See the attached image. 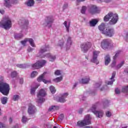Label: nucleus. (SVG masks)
Returning a JSON list of instances; mask_svg holds the SVG:
<instances>
[{"instance_id": "f257e3e1", "label": "nucleus", "mask_w": 128, "mask_h": 128, "mask_svg": "<svg viewBox=\"0 0 128 128\" xmlns=\"http://www.w3.org/2000/svg\"><path fill=\"white\" fill-rule=\"evenodd\" d=\"M110 20H111L109 22L110 24H116L118 20V15L110 12L104 17V22H108Z\"/></svg>"}, {"instance_id": "f03ea898", "label": "nucleus", "mask_w": 128, "mask_h": 128, "mask_svg": "<svg viewBox=\"0 0 128 128\" xmlns=\"http://www.w3.org/2000/svg\"><path fill=\"white\" fill-rule=\"evenodd\" d=\"M12 26V20L8 17H5L0 22V27L4 30H10Z\"/></svg>"}, {"instance_id": "7ed1b4c3", "label": "nucleus", "mask_w": 128, "mask_h": 128, "mask_svg": "<svg viewBox=\"0 0 128 128\" xmlns=\"http://www.w3.org/2000/svg\"><path fill=\"white\" fill-rule=\"evenodd\" d=\"M10 85L8 84L0 81V92L4 96H8L10 94Z\"/></svg>"}, {"instance_id": "20e7f679", "label": "nucleus", "mask_w": 128, "mask_h": 128, "mask_svg": "<svg viewBox=\"0 0 128 128\" xmlns=\"http://www.w3.org/2000/svg\"><path fill=\"white\" fill-rule=\"evenodd\" d=\"M90 124H92V116L90 114L85 116L83 120L78 122V126L80 128L90 126Z\"/></svg>"}, {"instance_id": "39448f33", "label": "nucleus", "mask_w": 128, "mask_h": 128, "mask_svg": "<svg viewBox=\"0 0 128 128\" xmlns=\"http://www.w3.org/2000/svg\"><path fill=\"white\" fill-rule=\"evenodd\" d=\"M46 96V91L44 89H40L37 94L38 102H44V96Z\"/></svg>"}, {"instance_id": "423d86ee", "label": "nucleus", "mask_w": 128, "mask_h": 128, "mask_svg": "<svg viewBox=\"0 0 128 128\" xmlns=\"http://www.w3.org/2000/svg\"><path fill=\"white\" fill-rule=\"evenodd\" d=\"M112 46V41L110 39H104L101 42V47L103 50H108Z\"/></svg>"}, {"instance_id": "0eeeda50", "label": "nucleus", "mask_w": 128, "mask_h": 128, "mask_svg": "<svg viewBox=\"0 0 128 128\" xmlns=\"http://www.w3.org/2000/svg\"><path fill=\"white\" fill-rule=\"evenodd\" d=\"M96 104L93 105L91 108L89 110V112H92L96 115V118H102V116H104V112L102 110H96Z\"/></svg>"}, {"instance_id": "6e6552de", "label": "nucleus", "mask_w": 128, "mask_h": 128, "mask_svg": "<svg viewBox=\"0 0 128 128\" xmlns=\"http://www.w3.org/2000/svg\"><path fill=\"white\" fill-rule=\"evenodd\" d=\"M92 44L90 42H86L80 45L81 50L86 54L92 48Z\"/></svg>"}, {"instance_id": "1a4fd4ad", "label": "nucleus", "mask_w": 128, "mask_h": 128, "mask_svg": "<svg viewBox=\"0 0 128 128\" xmlns=\"http://www.w3.org/2000/svg\"><path fill=\"white\" fill-rule=\"evenodd\" d=\"M104 34L106 36H108V38H112L113 36H114V34L116 32L114 31V28H106L105 30V32H104Z\"/></svg>"}, {"instance_id": "9d476101", "label": "nucleus", "mask_w": 128, "mask_h": 128, "mask_svg": "<svg viewBox=\"0 0 128 128\" xmlns=\"http://www.w3.org/2000/svg\"><path fill=\"white\" fill-rule=\"evenodd\" d=\"M46 64V61L45 60H41L40 61L36 62L34 64H33L32 65V67L34 70L38 69L40 68H42V66H44Z\"/></svg>"}, {"instance_id": "9b49d317", "label": "nucleus", "mask_w": 128, "mask_h": 128, "mask_svg": "<svg viewBox=\"0 0 128 128\" xmlns=\"http://www.w3.org/2000/svg\"><path fill=\"white\" fill-rule=\"evenodd\" d=\"M100 54V51L94 50L93 52V57L91 60L92 62L94 64H98V56Z\"/></svg>"}, {"instance_id": "f8f14e48", "label": "nucleus", "mask_w": 128, "mask_h": 128, "mask_svg": "<svg viewBox=\"0 0 128 128\" xmlns=\"http://www.w3.org/2000/svg\"><path fill=\"white\" fill-rule=\"evenodd\" d=\"M54 22V18L52 17H48L47 20L42 24L44 26H48V28H52V24Z\"/></svg>"}, {"instance_id": "ddd939ff", "label": "nucleus", "mask_w": 128, "mask_h": 128, "mask_svg": "<svg viewBox=\"0 0 128 128\" xmlns=\"http://www.w3.org/2000/svg\"><path fill=\"white\" fill-rule=\"evenodd\" d=\"M46 74V72H44L41 76H40L37 79L38 82H43L44 84H50V80H46L44 79V76Z\"/></svg>"}, {"instance_id": "4468645a", "label": "nucleus", "mask_w": 128, "mask_h": 128, "mask_svg": "<svg viewBox=\"0 0 128 128\" xmlns=\"http://www.w3.org/2000/svg\"><path fill=\"white\" fill-rule=\"evenodd\" d=\"M28 114H34L36 112V108L34 106L30 104L28 108Z\"/></svg>"}, {"instance_id": "2eb2a0df", "label": "nucleus", "mask_w": 128, "mask_h": 128, "mask_svg": "<svg viewBox=\"0 0 128 128\" xmlns=\"http://www.w3.org/2000/svg\"><path fill=\"white\" fill-rule=\"evenodd\" d=\"M72 44V40L71 37L68 36L67 39L66 46H64L66 50H68L70 48Z\"/></svg>"}, {"instance_id": "dca6fc26", "label": "nucleus", "mask_w": 128, "mask_h": 128, "mask_svg": "<svg viewBox=\"0 0 128 128\" xmlns=\"http://www.w3.org/2000/svg\"><path fill=\"white\" fill-rule=\"evenodd\" d=\"M41 58H49V60L50 62H54L56 58V56L52 55L50 53L46 54L45 55H44L43 56H41Z\"/></svg>"}, {"instance_id": "f3484780", "label": "nucleus", "mask_w": 128, "mask_h": 128, "mask_svg": "<svg viewBox=\"0 0 128 128\" xmlns=\"http://www.w3.org/2000/svg\"><path fill=\"white\" fill-rule=\"evenodd\" d=\"M98 7L94 5H92L90 6L88 9L89 12L92 14H96V12H98Z\"/></svg>"}, {"instance_id": "a211bd4d", "label": "nucleus", "mask_w": 128, "mask_h": 128, "mask_svg": "<svg viewBox=\"0 0 128 128\" xmlns=\"http://www.w3.org/2000/svg\"><path fill=\"white\" fill-rule=\"evenodd\" d=\"M116 72H112V77L110 78V80L108 81L107 82L108 86H112V84H114V82H116L114 78H116Z\"/></svg>"}, {"instance_id": "6ab92c4d", "label": "nucleus", "mask_w": 128, "mask_h": 128, "mask_svg": "<svg viewBox=\"0 0 128 128\" xmlns=\"http://www.w3.org/2000/svg\"><path fill=\"white\" fill-rule=\"evenodd\" d=\"M68 96V93H64L59 98L58 102H66V97Z\"/></svg>"}, {"instance_id": "aec40b11", "label": "nucleus", "mask_w": 128, "mask_h": 128, "mask_svg": "<svg viewBox=\"0 0 128 128\" xmlns=\"http://www.w3.org/2000/svg\"><path fill=\"white\" fill-rule=\"evenodd\" d=\"M4 4L6 8H12V0H4Z\"/></svg>"}, {"instance_id": "412c9836", "label": "nucleus", "mask_w": 128, "mask_h": 128, "mask_svg": "<svg viewBox=\"0 0 128 128\" xmlns=\"http://www.w3.org/2000/svg\"><path fill=\"white\" fill-rule=\"evenodd\" d=\"M48 50H50V46L46 45L42 46L40 50L39 54H44V52H48Z\"/></svg>"}, {"instance_id": "4be33fe9", "label": "nucleus", "mask_w": 128, "mask_h": 128, "mask_svg": "<svg viewBox=\"0 0 128 128\" xmlns=\"http://www.w3.org/2000/svg\"><path fill=\"white\" fill-rule=\"evenodd\" d=\"M25 4L27 6H34V0H28L26 2H25Z\"/></svg>"}, {"instance_id": "5701e85b", "label": "nucleus", "mask_w": 128, "mask_h": 128, "mask_svg": "<svg viewBox=\"0 0 128 128\" xmlns=\"http://www.w3.org/2000/svg\"><path fill=\"white\" fill-rule=\"evenodd\" d=\"M90 77L89 76H86L84 77V78H82L81 80L80 81V82H81V84H88V82H90Z\"/></svg>"}, {"instance_id": "b1692460", "label": "nucleus", "mask_w": 128, "mask_h": 128, "mask_svg": "<svg viewBox=\"0 0 128 128\" xmlns=\"http://www.w3.org/2000/svg\"><path fill=\"white\" fill-rule=\"evenodd\" d=\"M98 30L101 32L102 34H104V32H106V24L102 23L100 26H98Z\"/></svg>"}, {"instance_id": "393cba45", "label": "nucleus", "mask_w": 128, "mask_h": 128, "mask_svg": "<svg viewBox=\"0 0 128 128\" xmlns=\"http://www.w3.org/2000/svg\"><path fill=\"white\" fill-rule=\"evenodd\" d=\"M110 62V55H107L104 57V64L105 66H108Z\"/></svg>"}, {"instance_id": "a878e982", "label": "nucleus", "mask_w": 128, "mask_h": 128, "mask_svg": "<svg viewBox=\"0 0 128 128\" xmlns=\"http://www.w3.org/2000/svg\"><path fill=\"white\" fill-rule=\"evenodd\" d=\"M64 26L66 28V32H70V22L65 21L64 22Z\"/></svg>"}, {"instance_id": "bb28decb", "label": "nucleus", "mask_w": 128, "mask_h": 128, "mask_svg": "<svg viewBox=\"0 0 128 128\" xmlns=\"http://www.w3.org/2000/svg\"><path fill=\"white\" fill-rule=\"evenodd\" d=\"M98 24V20L96 19H92L89 22V24L90 26H96V24Z\"/></svg>"}, {"instance_id": "cd10ccee", "label": "nucleus", "mask_w": 128, "mask_h": 128, "mask_svg": "<svg viewBox=\"0 0 128 128\" xmlns=\"http://www.w3.org/2000/svg\"><path fill=\"white\" fill-rule=\"evenodd\" d=\"M60 108L58 106H52L49 108V112H54V110H58Z\"/></svg>"}, {"instance_id": "c85d7f7f", "label": "nucleus", "mask_w": 128, "mask_h": 128, "mask_svg": "<svg viewBox=\"0 0 128 128\" xmlns=\"http://www.w3.org/2000/svg\"><path fill=\"white\" fill-rule=\"evenodd\" d=\"M28 42L32 48H36V44H34V41L32 38H28Z\"/></svg>"}, {"instance_id": "c756f323", "label": "nucleus", "mask_w": 128, "mask_h": 128, "mask_svg": "<svg viewBox=\"0 0 128 128\" xmlns=\"http://www.w3.org/2000/svg\"><path fill=\"white\" fill-rule=\"evenodd\" d=\"M24 36V34L22 33L20 34H14V38L16 40H20Z\"/></svg>"}, {"instance_id": "7c9ffc66", "label": "nucleus", "mask_w": 128, "mask_h": 128, "mask_svg": "<svg viewBox=\"0 0 128 128\" xmlns=\"http://www.w3.org/2000/svg\"><path fill=\"white\" fill-rule=\"evenodd\" d=\"M16 72L13 71L11 72L10 75H8V78H16Z\"/></svg>"}, {"instance_id": "2f4dec72", "label": "nucleus", "mask_w": 128, "mask_h": 128, "mask_svg": "<svg viewBox=\"0 0 128 128\" xmlns=\"http://www.w3.org/2000/svg\"><path fill=\"white\" fill-rule=\"evenodd\" d=\"M124 64V62L122 61L121 62L118 64L117 66H116V70H120V68H122V66Z\"/></svg>"}, {"instance_id": "473e14b6", "label": "nucleus", "mask_w": 128, "mask_h": 128, "mask_svg": "<svg viewBox=\"0 0 128 128\" xmlns=\"http://www.w3.org/2000/svg\"><path fill=\"white\" fill-rule=\"evenodd\" d=\"M20 98V95L15 94L13 96L12 100L14 102H16Z\"/></svg>"}, {"instance_id": "72a5a7b5", "label": "nucleus", "mask_w": 128, "mask_h": 128, "mask_svg": "<svg viewBox=\"0 0 128 128\" xmlns=\"http://www.w3.org/2000/svg\"><path fill=\"white\" fill-rule=\"evenodd\" d=\"M1 102L2 103V104H6V102H8V98L7 97H2L1 98Z\"/></svg>"}, {"instance_id": "f704fd0d", "label": "nucleus", "mask_w": 128, "mask_h": 128, "mask_svg": "<svg viewBox=\"0 0 128 128\" xmlns=\"http://www.w3.org/2000/svg\"><path fill=\"white\" fill-rule=\"evenodd\" d=\"M53 80L54 82H60L62 80V76L58 77L54 79Z\"/></svg>"}, {"instance_id": "c9c22d12", "label": "nucleus", "mask_w": 128, "mask_h": 128, "mask_svg": "<svg viewBox=\"0 0 128 128\" xmlns=\"http://www.w3.org/2000/svg\"><path fill=\"white\" fill-rule=\"evenodd\" d=\"M38 88V86L32 88L30 90L31 94H34L36 93V88Z\"/></svg>"}, {"instance_id": "e433bc0d", "label": "nucleus", "mask_w": 128, "mask_h": 128, "mask_svg": "<svg viewBox=\"0 0 128 128\" xmlns=\"http://www.w3.org/2000/svg\"><path fill=\"white\" fill-rule=\"evenodd\" d=\"M28 38H26L24 40L20 42L21 44L24 46H26V42H28Z\"/></svg>"}, {"instance_id": "4c0bfd02", "label": "nucleus", "mask_w": 128, "mask_h": 128, "mask_svg": "<svg viewBox=\"0 0 128 128\" xmlns=\"http://www.w3.org/2000/svg\"><path fill=\"white\" fill-rule=\"evenodd\" d=\"M50 92H51L52 94H54L56 92V88L53 86H51L50 87Z\"/></svg>"}, {"instance_id": "58836bf2", "label": "nucleus", "mask_w": 128, "mask_h": 128, "mask_svg": "<svg viewBox=\"0 0 128 128\" xmlns=\"http://www.w3.org/2000/svg\"><path fill=\"white\" fill-rule=\"evenodd\" d=\"M18 68H26V64H18L16 65Z\"/></svg>"}, {"instance_id": "ea45409f", "label": "nucleus", "mask_w": 128, "mask_h": 128, "mask_svg": "<svg viewBox=\"0 0 128 128\" xmlns=\"http://www.w3.org/2000/svg\"><path fill=\"white\" fill-rule=\"evenodd\" d=\"M116 61L114 60L111 64L110 66L112 68H114V70H116Z\"/></svg>"}, {"instance_id": "a19ab883", "label": "nucleus", "mask_w": 128, "mask_h": 128, "mask_svg": "<svg viewBox=\"0 0 128 128\" xmlns=\"http://www.w3.org/2000/svg\"><path fill=\"white\" fill-rule=\"evenodd\" d=\"M28 119L26 118V116H23L22 117V122L23 124H26V122H28Z\"/></svg>"}, {"instance_id": "79ce46f5", "label": "nucleus", "mask_w": 128, "mask_h": 128, "mask_svg": "<svg viewBox=\"0 0 128 128\" xmlns=\"http://www.w3.org/2000/svg\"><path fill=\"white\" fill-rule=\"evenodd\" d=\"M64 42L62 40H60L58 42V46H59L61 48H62V46H64Z\"/></svg>"}, {"instance_id": "37998d69", "label": "nucleus", "mask_w": 128, "mask_h": 128, "mask_svg": "<svg viewBox=\"0 0 128 128\" xmlns=\"http://www.w3.org/2000/svg\"><path fill=\"white\" fill-rule=\"evenodd\" d=\"M38 76V72L36 71H33L31 74V78H34Z\"/></svg>"}, {"instance_id": "c03bdc74", "label": "nucleus", "mask_w": 128, "mask_h": 128, "mask_svg": "<svg viewBox=\"0 0 128 128\" xmlns=\"http://www.w3.org/2000/svg\"><path fill=\"white\" fill-rule=\"evenodd\" d=\"M54 74L55 76H60L62 74V73L60 72V70H56L54 72Z\"/></svg>"}, {"instance_id": "a18cd8bd", "label": "nucleus", "mask_w": 128, "mask_h": 128, "mask_svg": "<svg viewBox=\"0 0 128 128\" xmlns=\"http://www.w3.org/2000/svg\"><path fill=\"white\" fill-rule=\"evenodd\" d=\"M86 6H83L81 10L82 14H84L86 12Z\"/></svg>"}, {"instance_id": "49530a36", "label": "nucleus", "mask_w": 128, "mask_h": 128, "mask_svg": "<svg viewBox=\"0 0 128 128\" xmlns=\"http://www.w3.org/2000/svg\"><path fill=\"white\" fill-rule=\"evenodd\" d=\"M0 128H7L6 124H4L2 122H0Z\"/></svg>"}, {"instance_id": "de8ad7c7", "label": "nucleus", "mask_w": 128, "mask_h": 128, "mask_svg": "<svg viewBox=\"0 0 128 128\" xmlns=\"http://www.w3.org/2000/svg\"><path fill=\"white\" fill-rule=\"evenodd\" d=\"M34 50V48H32L30 46H29L28 48V52H32V50Z\"/></svg>"}, {"instance_id": "09e8293b", "label": "nucleus", "mask_w": 128, "mask_h": 128, "mask_svg": "<svg viewBox=\"0 0 128 128\" xmlns=\"http://www.w3.org/2000/svg\"><path fill=\"white\" fill-rule=\"evenodd\" d=\"M100 86H102V82L96 83L94 85V87L96 88H100Z\"/></svg>"}, {"instance_id": "8fccbe9b", "label": "nucleus", "mask_w": 128, "mask_h": 128, "mask_svg": "<svg viewBox=\"0 0 128 128\" xmlns=\"http://www.w3.org/2000/svg\"><path fill=\"white\" fill-rule=\"evenodd\" d=\"M112 116V113L110 111H107L106 112V116H108V118H110Z\"/></svg>"}, {"instance_id": "3c124183", "label": "nucleus", "mask_w": 128, "mask_h": 128, "mask_svg": "<svg viewBox=\"0 0 128 128\" xmlns=\"http://www.w3.org/2000/svg\"><path fill=\"white\" fill-rule=\"evenodd\" d=\"M18 4V0H12V4Z\"/></svg>"}, {"instance_id": "603ef678", "label": "nucleus", "mask_w": 128, "mask_h": 128, "mask_svg": "<svg viewBox=\"0 0 128 128\" xmlns=\"http://www.w3.org/2000/svg\"><path fill=\"white\" fill-rule=\"evenodd\" d=\"M115 93L116 94H120V89L118 88H116L115 89Z\"/></svg>"}, {"instance_id": "864d4df0", "label": "nucleus", "mask_w": 128, "mask_h": 128, "mask_svg": "<svg viewBox=\"0 0 128 128\" xmlns=\"http://www.w3.org/2000/svg\"><path fill=\"white\" fill-rule=\"evenodd\" d=\"M68 4L66 3L64 4L62 7L63 10H66V8H68Z\"/></svg>"}, {"instance_id": "5fc2aeb1", "label": "nucleus", "mask_w": 128, "mask_h": 128, "mask_svg": "<svg viewBox=\"0 0 128 128\" xmlns=\"http://www.w3.org/2000/svg\"><path fill=\"white\" fill-rule=\"evenodd\" d=\"M59 120H64V114H61L59 116Z\"/></svg>"}, {"instance_id": "6e6d98bb", "label": "nucleus", "mask_w": 128, "mask_h": 128, "mask_svg": "<svg viewBox=\"0 0 128 128\" xmlns=\"http://www.w3.org/2000/svg\"><path fill=\"white\" fill-rule=\"evenodd\" d=\"M118 53H116L115 56L113 57L114 60H116V58H118Z\"/></svg>"}, {"instance_id": "4d7b16f0", "label": "nucleus", "mask_w": 128, "mask_h": 128, "mask_svg": "<svg viewBox=\"0 0 128 128\" xmlns=\"http://www.w3.org/2000/svg\"><path fill=\"white\" fill-rule=\"evenodd\" d=\"M84 111V109L82 108H80L79 111H78V113L80 114H82V112Z\"/></svg>"}, {"instance_id": "13d9d810", "label": "nucleus", "mask_w": 128, "mask_h": 128, "mask_svg": "<svg viewBox=\"0 0 128 128\" xmlns=\"http://www.w3.org/2000/svg\"><path fill=\"white\" fill-rule=\"evenodd\" d=\"M76 86H78V82H75L72 88H76Z\"/></svg>"}, {"instance_id": "bf43d9fd", "label": "nucleus", "mask_w": 128, "mask_h": 128, "mask_svg": "<svg viewBox=\"0 0 128 128\" xmlns=\"http://www.w3.org/2000/svg\"><path fill=\"white\" fill-rule=\"evenodd\" d=\"M0 14H4V10H0Z\"/></svg>"}, {"instance_id": "052dcab7", "label": "nucleus", "mask_w": 128, "mask_h": 128, "mask_svg": "<svg viewBox=\"0 0 128 128\" xmlns=\"http://www.w3.org/2000/svg\"><path fill=\"white\" fill-rule=\"evenodd\" d=\"M20 84H24V78H22L20 79Z\"/></svg>"}, {"instance_id": "680f3d73", "label": "nucleus", "mask_w": 128, "mask_h": 128, "mask_svg": "<svg viewBox=\"0 0 128 128\" xmlns=\"http://www.w3.org/2000/svg\"><path fill=\"white\" fill-rule=\"evenodd\" d=\"M126 40L128 42V32L126 34Z\"/></svg>"}, {"instance_id": "e2e57ef3", "label": "nucleus", "mask_w": 128, "mask_h": 128, "mask_svg": "<svg viewBox=\"0 0 128 128\" xmlns=\"http://www.w3.org/2000/svg\"><path fill=\"white\" fill-rule=\"evenodd\" d=\"M42 0H36V2H38V4H40V2H42Z\"/></svg>"}, {"instance_id": "0e129e2a", "label": "nucleus", "mask_w": 128, "mask_h": 128, "mask_svg": "<svg viewBox=\"0 0 128 128\" xmlns=\"http://www.w3.org/2000/svg\"><path fill=\"white\" fill-rule=\"evenodd\" d=\"M86 0H77V2H84Z\"/></svg>"}, {"instance_id": "69168bd1", "label": "nucleus", "mask_w": 128, "mask_h": 128, "mask_svg": "<svg viewBox=\"0 0 128 128\" xmlns=\"http://www.w3.org/2000/svg\"><path fill=\"white\" fill-rule=\"evenodd\" d=\"M13 128H18V124H16Z\"/></svg>"}, {"instance_id": "338daca9", "label": "nucleus", "mask_w": 128, "mask_h": 128, "mask_svg": "<svg viewBox=\"0 0 128 128\" xmlns=\"http://www.w3.org/2000/svg\"><path fill=\"white\" fill-rule=\"evenodd\" d=\"M84 128H92L90 126H86L84 127Z\"/></svg>"}, {"instance_id": "774afa93", "label": "nucleus", "mask_w": 128, "mask_h": 128, "mask_svg": "<svg viewBox=\"0 0 128 128\" xmlns=\"http://www.w3.org/2000/svg\"><path fill=\"white\" fill-rule=\"evenodd\" d=\"M124 72H127V74H128V68H126L125 70H124Z\"/></svg>"}]
</instances>
